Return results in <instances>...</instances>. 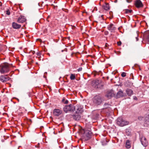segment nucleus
Masks as SVG:
<instances>
[{"mask_svg": "<svg viewBox=\"0 0 149 149\" xmlns=\"http://www.w3.org/2000/svg\"><path fill=\"white\" fill-rule=\"evenodd\" d=\"M117 123L120 126H123L128 125L129 122L123 120L121 117H119L117 119Z\"/></svg>", "mask_w": 149, "mask_h": 149, "instance_id": "7ed1b4c3", "label": "nucleus"}, {"mask_svg": "<svg viewBox=\"0 0 149 149\" xmlns=\"http://www.w3.org/2000/svg\"><path fill=\"white\" fill-rule=\"evenodd\" d=\"M53 114L54 115L56 116H58L60 115L62 113V111L58 109H55L53 111Z\"/></svg>", "mask_w": 149, "mask_h": 149, "instance_id": "1a4fd4ad", "label": "nucleus"}, {"mask_svg": "<svg viewBox=\"0 0 149 149\" xmlns=\"http://www.w3.org/2000/svg\"><path fill=\"white\" fill-rule=\"evenodd\" d=\"M126 74L125 72H123L121 74V76L123 77H125L126 76Z\"/></svg>", "mask_w": 149, "mask_h": 149, "instance_id": "a878e982", "label": "nucleus"}, {"mask_svg": "<svg viewBox=\"0 0 149 149\" xmlns=\"http://www.w3.org/2000/svg\"><path fill=\"white\" fill-rule=\"evenodd\" d=\"M135 5L136 6L137 8H140L143 7V5L140 0H136L135 3Z\"/></svg>", "mask_w": 149, "mask_h": 149, "instance_id": "6e6552de", "label": "nucleus"}, {"mask_svg": "<svg viewBox=\"0 0 149 149\" xmlns=\"http://www.w3.org/2000/svg\"><path fill=\"white\" fill-rule=\"evenodd\" d=\"M11 86V85L10 84V87Z\"/></svg>", "mask_w": 149, "mask_h": 149, "instance_id": "37998d69", "label": "nucleus"}, {"mask_svg": "<svg viewBox=\"0 0 149 149\" xmlns=\"http://www.w3.org/2000/svg\"><path fill=\"white\" fill-rule=\"evenodd\" d=\"M68 103V101L67 100H66L64 102V103L65 104H67Z\"/></svg>", "mask_w": 149, "mask_h": 149, "instance_id": "2f4dec72", "label": "nucleus"}, {"mask_svg": "<svg viewBox=\"0 0 149 149\" xmlns=\"http://www.w3.org/2000/svg\"><path fill=\"white\" fill-rule=\"evenodd\" d=\"M6 14L8 15H9V10H8L6 11Z\"/></svg>", "mask_w": 149, "mask_h": 149, "instance_id": "cd10ccee", "label": "nucleus"}, {"mask_svg": "<svg viewBox=\"0 0 149 149\" xmlns=\"http://www.w3.org/2000/svg\"><path fill=\"white\" fill-rule=\"evenodd\" d=\"M140 139L142 144L144 147H146L148 144V141L145 136L140 135Z\"/></svg>", "mask_w": 149, "mask_h": 149, "instance_id": "423d86ee", "label": "nucleus"}, {"mask_svg": "<svg viewBox=\"0 0 149 149\" xmlns=\"http://www.w3.org/2000/svg\"><path fill=\"white\" fill-rule=\"evenodd\" d=\"M95 83L97 85L99 83V81H96Z\"/></svg>", "mask_w": 149, "mask_h": 149, "instance_id": "7c9ffc66", "label": "nucleus"}, {"mask_svg": "<svg viewBox=\"0 0 149 149\" xmlns=\"http://www.w3.org/2000/svg\"><path fill=\"white\" fill-rule=\"evenodd\" d=\"M82 70V68H79V69L78 71H80V70Z\"/></svg>", "mask_w": 149, "mask_h": 149, "instance_id": "58836bf2", "label": "nucleus"}, {"mask_svg": "<svg viewBox=\"0 0 149 149\" xmlns=\"http://www.w3.org/2000/svg\"><path fill=\"white\" fill-rule=\"evenodd\" d=\"M95 75H96L95 74L94 75V76H95Z\"/></svg>", "mask_w": 149, "mask_h": 149, "instance_id": "c03bdc74", "label": "nucleus"}, {"mask_svg": "<svg viewBox=\"0 0 149 149\" xmlns=\"http://www.w3.org/2000/svg\"><path fill=\"white\" fill-rule=\"evenodd\" d=\"M132 12V10L126 9L125 10V13H131Z\"/></svg>", "mask_w": 149, "mask_h": 149, "instance_id": "4be33fe9", "label": "nucleus"}, {"mask_svg": "<svg viewBox=\"0 0 149 149\" xmlns=\"http://www.w3.org/2000/svg\"><path fill=\"white\" fill-rule=\"evenodd\" d=\"M113 94L111 93L110 95L109 93L107 95L108 97H109V96H113Z\"/></svg>", "mask_w": 149, "mask_h": 149, "instance_id": "c85d7f7f", "label": "nucleus"}, {"mask_svg": "<svg viewBox=\"0 0 149 149\" xmlns=\"http://www.w3.org/2000/svg\"><path fill=\"white\" fill-rule=\"evenodd\" d=\"M144 39L149 42V31L145 32L144 34Z\"/></svg>", "mask_w": 149, "mask_h": 149, "instance_id": "9d476101", "label": "nucleus"}, {"mask_svg": "<svg viewBox=\"0 0 149 149\" xmlns=\"http://www.w3.org/2000/svg\"><path fill=\"white\" fill-rule=\"evenodd\" d=\"M75 78V74H71L70 76V79L72 80H73Z\"/></svg>", "mask_w": 149, "mask_h": 149, "instance_id": "412c9836", "label": "nucleus"}, {"mask_svg": "<svg viewBox=\"0 0 149 149\" xmlns=\"http://www.w3.org/2000/svg\"><path fill=\"white\" fill-rule=\"evenodd\" d=\"M134 99L135 100H137V98L136 97H134Z\"/></svg>", "mask_w": 149, "mask_h": 149, "instance_id": "72a5a7b5", "label": "nucleus"}, {"mask_svg": "<svg viewBox=\"0 0 149 149\" xmlns=\"http://www.w3.org/2000/svg\"><path fill=\"white\" fill-rule=\"evenodd\" d=\"M65 99L64 98H63L62 100V102L64 103V102L65 101Z\"/></svg>", "mask_w": 149, "mask_h": 149, "instance_id": "473e14b6", "label": "nucleus"}, {"mask_svg": "<svg viewBox=\"0 0 149 149\" xmlns=\"http://www.w3.org/2000/svg\"><path fill=\"white\" fill-rule=\"evenodd\" d=\"M93 101L96 105H100L102 102L103 99L100 96H96L94 97Z\"/></svg>", "mask_w": 149, "mask_h": 149, "instance_id": "20e7f679", "label": "nucleus"}, {"mask_svg": "<svg viewBox=\"0 0 149 149\" xmlns=\"http://www.w3.org/2000/svg\"><path fill=\"white\" fill-rule=\"evenodd\" d=\"M12 26L15 29H19L21 27V25L15 22H13L12 23Z\"/></svg>", "mask_w": 149, "mask_h": 149, "instance_id": "4468645a", "label": "nucleus"}, {"mask_svg": "<svg viewBox=\"0 0 149 149\" xmlns=\"http://www.w3.org/2000/svg\"><path fill=\"white\" fill-rule=\"evenodd\" d=\"M111 106V105L110 104L107 103H105L104 105V108L105 109H106L108 108L109 109V110L110 112L111 111V109L110 108Z\"/></svg>", "mask_w": 149, "mask_h": 149, "instance_id": "f3484780", "label": "nucleus"}, {"mask_svg": "<svg viewBox=\"0 0 149 149\" xmlns=\"http://www.w3.org/2000/svg\"><path fill=\"white\" fill-rule=\"evenodd\" d=\"M108 29L111 32H113L116 30V28L114 25L112 24L109 25L107 27Z\"/></svg>", "mask_w": 149, "mask_h": 149, "instance_id": "9b49d317", "label": "nucleus"}, {"mask_svg": "<svg viewBox=\"0 0 149 149\" xmlns=\"http://www.w3.org/2000/svg\"><path fill=\"white\" fill-rule=\"evenodd\" d=\"M125 144V146L127 148H130L131 146V144L130 141L129 140L126 141Z\"/></svg>", "mask_w": 149, "mask_h": 149, "instance_id": "aec40b11", "label": "nucleus"}, {"mask_svg": "<svg viewBox=\"0 0 149 149\" xmlns=\"http://www.w3.org/2000/svg\"><path fill=\"white\" fill-rule=\"evenodd\" d=\"M0 71L2 73L6 72L9 70V67L8 63H5L2 64L0 66Z\"/></svg>", "mask_w": 149, "mask_h": 149, "instance_id": "f03ea898", "label": "nucleus"}, {"mask_svg": "<svg viewBox=\"0 0 149 149\" xmlns=\"http://www.w3.org/2000/svg\"><path fill=\"white\" fill-rule=\"evenodd\" d=\"M138 119L140 121L142 120H144V118L142 116H139L138 117Z\"/></svg>", "mask_w": 149, "mask_h": 149, "instance_id": "b1692460", "label": "nucleus"}, {"mask_svg": "<svg viewBox=\"0 0 149 149\" xmlns=\"http://www.w3.org/2000/svg\"><path fill=\"white\" fill-rule=\"evenodd\" d=\"M126 133L128 135L130 134V132H129V129H126Z\"/></svg>", "mask_w": 149, "mask_h": 149, "instance_id": "393cba45", "label": "nucleus"}, {"mask_svg": "<svg viewBox=\"0 0 149 149\" xmlns=\"http://www.w3.org/2000/svg\"><path fill=\"white\" fill-rule=\"evenodd\" d=\"M126 93L127 94L130 96H131L133 94V91H132L130 89H127L126 90Z\"/></svg>", "mask_w": 149, "mask_h": 149, "instance_id": "6ab92c4d", "label": "nucleus"}, {"mask_svg": "<svg viewBox=\"0 0 149 149\" xmlns=\"http://www.w3.org/2000/svg\"><path fill=\"white\" fill-rule=\"evenodd\" d=\"M112 12H109V13L110 14H111V13H112Z\"/></svg>", "mask_w": 149, "mask_h": 149, "instance_id": "ea45409f", "label": "nucleus"}, {"mask_svg": "<svg viewBox=\"0 0 149 149\" xmlns=\"http://www.w3.org/2000/svg\"><path fill=\"white\" fill-rule=\"evenodd\" d=\"M10 56H12L13 55V54L11 53L10 52Z\"/></svg>", "mask_w": 149, "mask_h": 149, "instance_id": "4c0bfd02", "label": "nucleus"}, {"mask_svg": "<svg viewBox=\"0 0 149 149\" xmlns=\"http://www.w3.org/2000/svg\"><path fill=\"white\" fill-rule=\"evenodd\" d=\"M0 80L3 82H6L9 80V75H2L0 77Z\"/></svg>", "mask_w": 149, "mask_h": 149, "instance_id": "0eeeda50", "label": "nucleus"}, {"mask_svg": "<svg viewBox=\"0 0 149 149\" xmlns=\"http://www.w3.org/2000/svg\"><path fill=\"white\" fill-rule=\"evenodd\" d=\"M36 54L38 56H40L41 55V53L40 52L37 53Z\"/></svg>", "mask_w": 149, "mask_h": 149, "instance_id": "c756f323", "label": "nucleus"}, {"mask_svg": "<svg viewBox=\"0 0 149 149\" xmlns=\"http://www.w3.org/2000/svg\"><path fill=\"white\" fill-rule=\"evenodd\" d=\"M73 117L75 120H79L80 118V114L76 113L75 115H73Z\"/></svg>", "mask_w": 149, "mask_h": 149, "instance_id": "dca6fc26", "label": "nucleus"}, {"mask_svg": "<svg viewBox=\"0 0 149 149\" xmlns=\"http://www.w3.org/2000/svg\"><path fill=\"white\" fill-rule=\"evenodd\" d=\"M103 15H102L101 16V17H102H102H103Z\"/></svg>", "mask_w": 149, "mask_h": 149, "instance_id": "a19ab883", "label": "nucleus"}, {"mask_svg": "<svg viewBox=\"0 0 149 149\" xmlns=\"http://www.w3.org/2000/svg\"><path fill=\"white\" fill-rule=\"evenodd\" d=\"M117 44H118V45L120 46L121 45V42L120 41L118 42Z\"/></svg>", "mask_w": 149, "mask_h": 149, "instance_id": "bb28decb", "label": "nucleus"}, {"mask_svg": "<svg viewBox=\"0 0 149 149\" xmlns=\"http://www.w3.org/2000/svg\"><path fill=\"white\" fill-rule=\"evenodd\" d=\"M132 0H127V1L128 2V3H130V2Z\"/></svg>", "mask_w": 149, "mask_h": 149, "instance_id": "f704fd0d", "label": "nucleus"}, {"mask_svg": "<svg viewBox=\"0 0 149 149\" xmlns=\"http://www.w3.org/2000/svg\"><path fill=\"white\" fill-rule=\"evenodd\" d=\"M10 67H13V65L12 64H10Z\"/></svg>", "mask_w": 149, "mask_h": 149, "instance_id": "e433bc0d", "label": "nucleus"}, {"mask_svg": "<svg viewBox=\"0 0 149 149\" xmlns=\"http://www.w3.org/2000/svg\"><path fill=\"white\" fill-rule=\"evenodd\" d=\"M144 121L145 124L149 125V114H146L144 115Z\"/></svg>", "mask_w": 149, "mask_h": 149, "instance_id": "f8f14e48", "label": "nucleus"}, {"mask_svg": "<svg viewBox=\"0 0 149 149\" xmlns=\"http://www.w3.org/2000/svg\"><path fill=\"white\" fill-rule=\"evenodd\" d=\"M26 21V19L24 16H20L18 18L17 22L19 23H23Z\"/></svg>", "mask_w": 149, "mask_h": 149, "instance_id": "2eb2a0df", "label": "nucleus"}, {"mask_svg": "<svg viewBox=\"0 0 149 149\" xmlns=\"http://www.w3.org/2000/svg\"><path fill=\"white\" fill-rule=\"evenodd\" d=\"M136 41H137L138 40H139V39H138V38L137 37H136Z\"/></svg>", "mask_w": 149, "mask_h": 149, "instance_id": "c9c22d12", "label": "nucleus"}, {"mask_svg": "<svg viewBox=\"0 0 149 149\" xmlns=\"http://www.w3.org/2000/svg\"><path fill=\"white\" fill-rule=\"evenodd\" d=\"M65 149H68L67 148H65Z\"/></svg>", "mask_w": 149, "mask_h": 149, "instance_id": "79ce46f5", "label": "nucleus"}, {"mask_svg": "<svg viewBox=\"0 0 149 149\" xmlns=\"http://www.w3.org/2000/svg\"><path fill=\"white\" fill-rule=\"evenodd\" d=\"M75 109L74 106L72 104L66 105L63 108V110L66 113H67L68 111H73Z\"/></svg>", "mask_w": 149, "mask_h": 149, "instance_id": "39448f33", "label": "nucleus"}, {"mask_svg": "<svg viewBox=\"0 0 149 149\" xmlns=\"http://www.w3.org/2000/svg\"><path fill=\"white\" fill-rule=\"evenodd\" d=\"M75 109L74 110H76V113H78V114H80V113H82L83 111V109L82 108L80 107L79 106H76V107H75Z\"/></svg>", "mask_w": 149, "mask_h": 149, "instance_id": "ddd939ff", "label": "nucleus"}, {"mask_svg": "<svg viewBox=\"0 0 149 149\" xmlns=\"http://www.w3.org/2000/svg\"><path fill=\"white\" fill-rule=\"evenodd\" d=\"M5 47L4 45H0V52Z\"/></svg>", "mask_w": 149, "mask_h": 149, "instance_id": "5701e85b", "label": "nucleus"}, {"mask_svg": "<svg viewBox=\"0 0 149 149\" xmlns=\"http://www.w3.org/2000/svg\"><path fill=\"white\" fill-rule=\"evenodd\" d=\"M103 8L105 10H108L109 9L110 7L108 3H105L103 6Z\"/></svg>", "mask_w": 149, "mask_h": 149, "instance_id": "a211bd4d", "label": "nucleus"}, {"mask_svg": "<svg viewBox=\"0 0 149 149\" xmlns=\"http://www.w3.org/2000/svg\"><path fill=\"white\" fill-rule=\"evenodd\" d=\"M79 132L82 138L85 141L89 139L92 134L90 129H84L82 128H81L80 129Z\"/></svg>", "mask_w": 149, "mask_h": 149, "instance_id": "f257e3e1", "label": "nucleus"}]
</instances>
